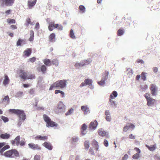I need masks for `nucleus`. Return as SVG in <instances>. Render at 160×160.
I'll list each match as a JSON object with an SVG mask.
<instances>
[{"mask_svg":"<svg viewBox=\"0 0 160 160\" xmlns=\"http://www.w3.org/2000/svg\"><path fill=\"white\" fill-rule=\"evenodd\" d=\"M10 146L8 145H6L2 148L0 149V155L4 156L7 158H12L15 156L18 157L19 154L18 151L16 149H12L5 152L4 153L3 152L9 148Z\"/></svg>","mask_w":160,"mask_h":160,"instance_id":"nucleus-1","label":"nucleus"},{"mask_svg":"<svg viewBox=\"0 0 160 160\" xmlns=\"http://www.w3.org/2000/svg\"><path fill=\"white\" fill-rule=\"evenodd\" d=\"M10 112L13 113L17 115L19 118V121L18 125L19 126H20L21 124V120L23 121L25 120L26 118V115L24 111L23 110H20L19 109H10Z\"/></svg>","mask_w":160,"mask_h":160,"instance_id":"nucleus-2","label":"nucleus"},{"mask_svg":"<svg viewBox=\"0 0 160 160\" xmlns=\"http://www.w3.org/2000/svg\"><path fill=\"white\" fill-rule=\"evenodd\" d=\"M43 117L44 121L47 123V127L57 126L58 124L55 122L51 121L50 118L47 115L45 114H44Z\"/></svg>","mask_w":160,"mask_h":160,"instance_id":"nucleus-3","label":"nucleus"},{"mask_svg":"<svg viewBox=\"0 0 160 160\" xmlns=\"http://www.w3.org/2000/svg\"><path fill=\"white\" fill-rule=\"evenodd\" d=\"M65 106L63 103L60 101L57 104V108L55 110V112L58 114L63 113L65 112Z\"/></svg>","mask_w":160,"mask_h":160,"instance_id":"nucleus-4","label":"nucleus"},{"mask_svg":"<svg viewBox=\"0 0 160 160\" xmlns=\"http://www.w3.org/2000/svg\"><path fill=\"white\" fill-rule=\"evenodd\" d=\"M108 72L105 71L104 74L102 75L101 80L98 82L100 85L103 87L104 86L105 84V81L108 79Z\"/></svg>","mask_w":160,"mask_h":160,"instance_id":"nucleus-5","label":"nucleus"},{"mask_svg":"<svg viewBox=\"0 0 160 160\" xmlns=\"http://www.w3.org/2000/svg\"><path fill=\"white\" fill-rule=\"evenodd\" d=\"M66 85V82L64 80L58 81L54 83V86L57 88H63L65 87Z\"/></svg>","mask_w":160,"mask_h":160,"instance_id":"nucleus-6","label":"nucleus"},{"mask_svg":"<svg viewBox=\"0 0 160 160\" xmlns=\"http://www.w3.org/2000/svg\"><path fill=\"white\" fill-rule=\"evenodd\" d=\"M98 135L102 137H105L106 138H109L110 137L108 132L106 131H104L101 128L98 130Z\"/></svg>","mask_w":160,"mask_h":160,"instance_id":"nucleus-7","label":"nucleus"},{"mask_svg":"<svg viewBox=\"0 0 160 160\" xmlns=\"http://www.w3.org/2000/svg\"><path fill=\"white\" fill-rule=\"evenodd\" d=\"M81 109L85 115H87L90 112V109L87 105L82 106L81 107Z\"/></svg>","mask_w":160,"mask_h":160,"instance_id":"nucleus-8","label":"nucleus"},{"mask_svg":"<svg viewBox=\"0 0 160 160\" xmlns=\"http://www.w3.org/2000/svg\"><path fill=\"white\" fill-rule=\"evenodd\" d=\"M92 79H87L84 80V82H82L80 84V87H82L87 85H89L92 83Z\"/></svg>","mask_w":160,"mask_h":160,"instance_id":"nucleus-9","label":"nucleus"},{"mask_svg":"<svg viewBox=\"0 0 160 160\" xmlns=\"http://www.w3.org/2000/svg\"><path fill=\"white\" fill-rule=\"evenodd\" d=\"M29 148H30L35 150H41V148L37 144H35L32 143H31L28 144Z\"/></svg>","mask_w":160,"mask_h":160,"instance_id":"nucleus-10","label":"nucleus"},{"mask_svg":"<svg viewBox=\"0 0 160 160\" xmlns=\"http://www.w3.org/2000/svg\"><path fill=\"white\" fill-rule=\"evenodd\" d=\"M158 89V87L156 85L152 84H151L150 87V90L151 91V93L153 96H155L156 92Z\"/></svg>","mask_w":160,"mask_h":160,"instance_id":"nucleus-11","label":"nucleus"},{"mask_svg":"<svg viewBox=\"0 0 160 160\" xmlns=\"http://www.w3.org/2000/svg\"><path fill=\"white\" fill-rule=\"evenodd\" d=\"M20 137L19 136L16 137L14 140L11 141V143L12 145H15L16 144L17 146H18L20 144Z\"/></svg>","mask_w":160,"mask_h":160,"instance_id":"nucleus-12","label":"nucleus"},{"mask_svg":"<svg viewBox=\"0 0 160 160\" xmlns=\"http://www.w3.org/2000/svg\"><path fill=\"white\" fill-rule=\"evenodd\" d=\"M33 138L35 140H44L47 139L48 137L46 136H42L39 135L33 136Z\"/></svg>","mask_w":160,"mask_h":160,"instance_id":"nucleus-13","label":"nucleus"},{"mask_svg":"<svg viewBox=\"0 0 160 160\" xmlns=\"http://www.w3.org/2000/svg\"><path fill=\"white\" fill-rule=\"evenodd\" d=\"M98 125V122L96 120L94 122H92L90 123L89 128L91 129H95L96 128Z\"/></svg>","mask_w":160,"mask_h":160,"instance_id":"nucleus-14","label":"nucleus"},{"mask_svg":"<svg viewBox=\"0 0 160 160\" xmlns=\"http://www.w3.org/2000/svg\"><path fill=\"white\" fill-rule=\"evenodd\" d=\"M28 73L27 72H25L22 70H21L20 71V75L21 78L25 80L27 79V77L28 76Z\"/></svg>","mask_w":160,"mask_h":160,"instance_id":"nucleus-15","label":"nucleus"},{"mask_svg":"<svg viewBox=\"0 0 160 160\" xmlns=\"http://www.w3.org/2000/svg\"><path fill=\"white\" fill-rule=\"evenodd\" d=\"M42 145L49 150H51L52 149V146L49 142H45L43 143Z\"/></svg>","mask_w":160,"mask_h":160,"instance_id":"nucleus-16","label":"nucleus"},{"mask_svg":"<svg viewBox=\"0 0 160 160\" xmlns=\"http://www.w3.org/2000/svg\"><path fill=\"white\" fill-rule=\"evenodd\" d=\"M2 100V103L6 104V105L8 104L10 102L9 98L8 96H5Z\"/></svg>","mask_w":160,"mask_h":160,"instance_id":"nucleus-17","label":"nucleus"},{"mask_svg":"<svg viewBox=\"0 0 160 160\" xmlns=\"http://www.w3.org/2000/svg\"><path fill=\"white\" fill-rule=\"evenodd\" d=\"M146 147L150 151H154L157 148L156 144H154L153 146H149L148 145H146Z\"/></svg>","mask_w":160,"mask_h":160,"instance_id":"nucleus-18","label":"nucleus"},{"mask_svg":"<svg viewBox=\"0 0 160 160\" xmlns=\"http://www.w3.org/2000/svg\"><path fill=\"white\" fill-rule=\"evenodd\" d=\"M14 0H2V1L7 6H10L13 3Z\"/></svg>","mask_w":160,"mask_h":160,"instance_id":"nucleus-19","label":"nucleus"},{"mask_svg":"<svg viewBox=\"0 0 160 160\" xmlns=\"http://www.w3.org/2000/svg\"><path fill=\"white\" fill-rule=\"evenodd\" d=\"M36 2V0L32 1V0H28V6L30 7H32L35 5Z\"/></svg>","mask_w":160,"mask_h":160,"instance_id":"nucleus-20","label":"nucleus"},{"mask_svg":"<svg viewBox=\"0 0 160 160\" xmlns=\"http://www.w3.org/2000/svg\"><path fill=\"white\" fill-rule=\"evenodd\" d=\"M10 81L7 75H5L4 79L3 81V84L4 85H6L9 84Z\"/></svg>","mask_w":160,"mask_h":160,"instance_id":"nucleus-21","label":"nucleus"},{"mask_svg":"<svg viewBox=\"0 0 160 160\" xmlns=\"http://www.w3.org/2000/svg\"><path fill=\"white\" fill-rule=\"evenodd\" d=\"M113 99L110 98L109 100V104L112 107H116L117 106V102L113 100Z\"/></svg>","mask_w":160,"mask_h":160,"instance_id":"nucleus-22","label":"nucleus"},{"mask_svg":"<svg viewBox=\"0 0 160 160\" xmlns=\"http://www.w3.org/2000/svg\"><path fill=\"white\" fill-rule=\"evenodd\" d=\"M10 136L9 134L5 133V134H2L0 135V137L3 139H8Z\"/></svg>","mask_w":160,"mask_h":160,"instance_id":"nucleus-23","label":"nucleus"},{"mask_svg":"<svg viewBox=\"0 0 160 160\" xmlns=\"http://www.w3.org/2000/svg\"><path fill=\"white\" fill-rule=\"evenodd\" d=\"M31 48H27L24 52V55L27 57H29L31 53Z\"/></svg>","mask_w":160,"mask_h":160,"instance_id":"nucleus-24","label":"nucleus"},{"mask_svg":"<svg viewBox=\"0 0 160 160\" xmlns=\"http://www.w3.org/2000/svg\"><path fill=\"white\" fill-rule=\"evenodd\" d=\"M118 93L115 91H113L112 93L110 95V98L111 99H114L116 98L118 96Z\"/></svg>","mask_w":160,"mask_h":160,"instance_id":"nucleus-25","label":"nucleus"},{"mask_svg":"<svg viewBox=\"0 0 160 160\" xmlns=\"http://www.w3.org/2000/svg\"><path fill=\"white\" fill-rule=\"evenodd\" d=\"M44 64L47 66H50L51 65V62L50 59H45L43 60Z\"/></svg>","mask_w":160,"mask_h":160,"instance_id":"nucleus-26","label":"nucleus"},{"mask_svg":"<svg viewBox=\"0 0 160 160\" xmlns=\"http://www.w3.org/2000/svg\"><path fill=\"white\" fill-rule=\"evenodd\" d=\"M147 105L148 106H150L154 104L155 101V100L151 98L150 99L147 100Z\"/></svg>","mask_w":160,"mask_h":160,"instance_id":"nucleus-27","label":"nucleus"},{"mask_svg":"<svg viewBox=\"0 0 160 160\" xmlns=\"http://www.w3.org/2000/svg\"><path fill=\"white\" fill-rule=\"evenodd\" d=\"M91 60L90 59L86 60H84L82 61V63L83 64L84 66L88 64L91 62Z\"/></svg>","mask_w":160,"mask_h":160,"instance_id":"nucleus-28","label":"nucleus"},{"mask_svg":"<svg viewBox=\"0 0 160 160\" xmlns=\"http://www.w3.org/2000/svg\"><path fill=\"white\" fill-rule=\"evenodd\" d=\"M38 84L40 87H42L44 85V82L42 81V78L40 77L38 79Z\"/></svg>","mask_w":160,"mask_h":160,"instance_id":"nucleus-29","label":"nucleus"},{"mask_svg":"<svg viewBox=\"0 0 160 160\" xmlns=\"http://www.w3.org/2000/svg\"><path fill=\"white\" fill-rule=\"evenodd\" d=\"M25 43V41L24 40L19 39L17 42V46L18 47L21 46L22 44H24Z\"/></svg>","mask_w":160,"mask_h":160,"instance_id":"nucleus-30","label":"nucleus"},{"mask_svg":"<svg viewBox=\"0 0 160 160\" xmlns=\"http://www.w3.org/2000/svg\"><path fill=\"white\" fill-rule=\"evenodd\" d=\"M55 35L54 33H52L49 36V40L51 42H53L55 41Z\"/></svg>","mask_w":160,"mask_h":160,"instance_id":"nucleus-31","label":"nucleus"},{"mask_svg":"<svg viewBox=\"0 0 160 160\" xmlns=\"http://www.w3.org/2000/svg\"><path fill=\"white\" fill-rule=\"evenodd\" d=\"M55 24L53 22H50L48 27V29L50 31H52L54 27H55Z\"/></svg>","mask_w":160,"mask_h":160,"instance_id":"nucleus-32","label":"nucleus"},{"mask_svg":"<svg viewBox=\"0 0 160 160\" xmlns=\"http://www.w3.org/2000/svg\"><path fill=\"white\" fill-rule=\"evenodd\" d=\"M34 32L33 31L31 30L30 31V37L29 38V40L30 42H32L33 40L34 37Z\"/></svg>","mask_w":160,"mask_h":160,"instance_id":"nucleus-33","label":"nucleus"},{"mask_svg":"<svg viewBox=\"0 0 160 160\" xmlns=\"http://www.w3.org/2000/svg\"><path fill=\"white\" fill-rule=\"evenodd\" d=\"M72 143L74 144L75 143H77L79 140V138L77 137H74L72 138Z\"/></svg>","mask_w":160,"mask_h":160,"instance_id":"nucleus-34","label":"nucleus"},{"mask_svg":"<svg viewBox=\"0 0 160 160\" xmlns=\"http://www.w3.org/2000/svg\"><path fill=\"white\" fill-rule=\"evenodd\" d=\"M92 144L94 145V147L96 149V150H98L99 147L98 142L95 140H93Z\"/></svg>","mask_w":160,"mask_h":160,"instance_id":"nucleus-35","label":"nucleus"},{"mask_svg":"<svg viewBox=\"0 0 160 160\" xmlns=\"http://www.w3.org/2000/svg\"><path fill=\"white\" fill-rule=\"evenodd\" d=\"M51 62L53 65H55L56 66H58V61L56 59L53 60Z\"/></svg>","mask_w":160,"mask_h":160,"instance_id":"nucleus-36","label":"nucleus"},{"mask_svg":"<svg viewBox=\"0 0 160 160\" xmlns=\"http://www.w3.org/2000/svg\"><path fill=\"white\" fill-rule=\"evenodd\" d=\"M83 66V64L82 63L81 61L80 63H76L75 65V66L77 68H79L82 66Z\"/></svg>","mask_w":160,"mask_h":160,"instance_id":"nucleus-37","label":"nucleus"},{"mask_svg":"<svg viewBox=\"0 0 160 160\" xmlns=\"http://www.w3.org/2000/svg\"><path fill=\"white\" fill-rule=\"evenodd\" d=\"M40 69L41 72H42L43 73H44L47 70V67L45 65H42Z\"/></svg>","mask_w":160,"mask_h":160,"instance_id":"nucleus-38","label":"nucleus"},{"mask_svg":"<svg viewBox=\"0 0 160 160\" xmlns=\"http://www.w3.org/2000/svg\"><path fill=\"white\" fill-rule=\"evenodd\" d=\"M23 94L22 92L19 91L17 92L15 95V97L16 98L21 97Z\"/></svg>","mask_w":160,"mask_h":160,"instance_id":"nucleus-39","label":"nucleus"},{"mask_svg":"<svg viewBox=\"0 0 160 160\" xmlns=\"http://www.w3.org/2000/svg\"><path fill=\"white\" fill-rule=\"evenodd\" d=\"M55 28H58V29L62 30L63 29V27L61 25L56 24H55Z\"/></svg>","mask_w":160,"mask_h":160,"instance_id":"nucleus-40","label":"nucleus"},{"mask_svg":"<svg viewBox=\"0 0 160 160\" xmlns=\"http://www.w3.org/2000/svg\"><path fill=\"white\" fill-rule=\"evenodd\" d=\"M79 9L82 11V13H84L85 12V8L83 5H81L79 6Z\"/></svg>","mask_w":160,"mask_h":160,"instance_id":"nucleus-41","label":"nucleus"},{"mask_svg":"<svg viewBox=\"0 0 160 160\" xmlns=\"http://www.w3.org/2000/svg\"><path fill=\"white\" fill-rule=\"evenodd\" d=\"M84 146L86 149L88 150L89 147V143L88 141H86L84 143Z\"/></svg>","mask_w":160,"mask_h":160,"instance_id":"nucleus-42","label":"nucleus"},{"mask_svg":"<svg viewBox=\"0 0 160 160\" xmlns=\"http://www.w3.org/2000/svg\"><path fill=\"white\" fill-rule=\"evenodd\" d=\"M71 38L74 39H76V37L74 35L73 31L72 29H71Z\"/></svg>","mask_w":160,"mask_h":160,"instance_id":"nucleus-43","label":"nucleus"},{"mask_svg":"<svg viewBox=\"0 0 160 160\" xmlns=\"http://www.w3.org/2000/svg\"><path fill=\"white\" fill-rule=\"evenodd\" d=\"M35 78V76L34 75L32 74H29L28 73V76L27 77V79H32Z\"/></svg>","mask_w":160,"mask_h":160,"instance_id":"nucleus-44","label":"nucleus"},{"mask_svg":"<svg viewBox=\"0 0 160 160\" xmlns=\"http://www.w3.org/2000/svg\"><path fill=\"white\" fill-rule=\"evenodd\" d=\"M146 73L144 72H142L141 74V78L143 81H145L146 79Z\"/></svg>","mask_w":160,"mask_h":160,"instance_id":"nucleus-45","label":"nucleus"},{"mask_svg":"<svg viewBox=\"0 0 160 160\" xmlns=\"http://www.w3.org/2000/svg\"><path fill=\"white\" fill-rule=\"evenodd\" d=\"M7 22L9 23H15V21L14 19H8Z\"/></svg>","mask_w":160,"mask_h":160,"instance_id":"nucleus-46","label":"nucleus"},{"mask_svg":"<svg viewBox=\"0 0 160 160\" xmlns=\"http://www.w3.org/2000/svg\"><path fill=\"white\" fill-rule=\"evenodd\" d=\"M55 94H58V93H61L62 95V97H64V93L62 91H61L59 90H55Z\"/></svg>","mask_w":160,"mask_h":160,"instance_id":"nucleus-47","label":"nucleus"},{"mask_svg":"<svg viewBox=\"0 0 160 160\" xmlns=\"http://www.w3.org/2000/svg\"><path fill=\"white\" fill-rule=\"evenodd\" d=\"M87 126L85 123L83 124L81 127V130H83L85 131V130L87 129Z\"/></svg>","mask_w":160,"mask_h":160,"instance_id":"nucleus-48","label":"nucleus"},{"mask_svg":"<svg viewBox=\"0 0 160 160\" xmlns=\"http://www.w3.org/2000/svg\"><path fill=\"white\" fill-rule=\"evenodd\" d=\"M139 157V153H136L132 156V158L134 159H138Z\"/></svg>","mask_w":160,"mask_h":160,"instance_id":"nucleus-49","label":"nucleus"},{"mask_svg":"<svg viewBox=\"0 0 160 160\" xmlns=\"http://www.w3.org/2000/svg\"><path fill=\"white\" fill-rule=\"evenodd\" d=\"M1 118L4 122H7L8 121V118L7 117L5 116H2L1 117Z\"/></svg>","mask_w":160,"mask_h":160,"instance_id":"nucleus-50","label":"nucleus"},{"mask_svg":"<svg viewBox=\"0 0 160 160\" xmlns=\"http://www.w3.org/2000/svg\"><path fill=\"white\" fill-rule=\"evenodd\" d=\"M41 156L39 155H36L34 157V160H40Z\"/></svg>","mask_w":160,"mask_h":160,"instance_id":"nucleus-51","label":"nucleus"},{"mask_svg":"<svg viewBox=\"0 0 160 160\" xmlns=\"http://www.w3.org/2000/svg\"><path fill=\"white\" fill-rule=\"evenodd\" d=\"M133 71L132 69H131L129 71L128 73V75L129 78H130L132 77L133 74Z\"/></svg>","mask_w":160,"mask_h":160,"instance_id":"nucleus-52","label":"nucleus"},{"mask_svg":"<svg viewBox=\"0 0 160 160\" xmlns=\"http://www.w3.org/2000/svg\"><path fill=\"white\" fill-rule=\"evenodd\" d=\"M129 128L130 127H129L128 125H127L124 127L123 130L124 132H126Z\"/></svg>","mask_w":160,"mask_h":160,"instance_id":"nucleus-53","label":"nucleus"},{"mask_svg":"<svg viewBox=\"0 0 160 160\" xmlns=\"http://www.w3.org/2000/svg\"><path fill=\"white\" fill-rule=\"evenodd\" d=\"M123 31L121 29H119L118 31V35L121 36L123 34Z\"/></svg>","mask_w":160,"mask_h":160,"instance_id":"nucleus-54","label":"nucleus"},{"mask_svg":"<svg viewBox=\"0 0 160 160\" xmlns=\"http://www.w3.org/2000/svg\"><path fill=\"white\" fill-rule=\"evenodd\" d=\"M106 119L108 122H110L111 121L112 118L111 116H106L105 118Z\"/></svg>","mask_w":160,"mask_h":160,"instance_id":"nucleus-55","label":"nucleus"},{"mask_svg":"<svg viewBox=\"0 0 160 160\" xmlns=\"http://www.w3.org/2000/svg\"><path fill=\"white\" fill-rule=\"evenodd\" d=\"M144 96H145V98H146L147 100L150 99L151 98H150V95L148 93H146L144 95Z\"/></svg>","mask_w":160,"mask_h":160,"instance_id":"nucleus-56","label":"nucleus"},{"mask_svg":"<svg viewBox=\"0 0 160 160\" xmlns=\"http://www.w3.org/2000/svg\"><path fill=\"white\" fill-rule=\"evenodd\" d=\"M105 115L106 116H111V114L110 111L108 110H106L105 112Z\"/></svg>","mask_w":160,"mask_h":160,"instance_id":"nucleus-57","label":"nucleus"},{"mask_svg":"<svg viewBox=\"0 0 160 160\" xmlns=\"http://www.w3.org/2000/svg\"><path fill=\"white\" fill-rule=\"evenodd\" d=\"M103 144L105 147H108V141L106 139H105L104 141L103 142Z\"/></svg>","mask_w":160,"mask_h":160,"instance_id":"nucleus-58","label":"nucleus"},{"mask_svg":"<svg viewBox=\"0 0 160 160\" xmlns=\"http://www.w3.org/2000/svg\"><path fill=\"white\" fill-rule=\"evenodd\" d=\"M26 22H27L26 24V26H28L29 24L31 23V20L29 18H27L26 21Z\"/></svg>","mask_w":160,"mask_h":160,"instance_id":"nucleus-59","label":"nucleus"},{"mask_svg":"<svg viewBox=\"0 0 160 160\" xmlns=\"http://www.w3.org/2000/svg\"><path fill=\"white\" fill-rule=\"evenodd\" d=\"M29 61L32 62H34L36 60V58L35 57H33L32 58H30L29 59Z\"/></svg>","mask_w":160,"mask_h":160,"instance_id":"nucleus-60","label":"nucleus"},{"mask_svg":"<svg viewBox=\"0 0 160 160\" xmlns=\"http://www.w3.org/2000/svg\"><path fill=\"white\" fill-rule=\"evenodd\" d=\"M20 144L21 146H24L25 145V142L24 140H21L20 141Z\"/></svg>","mask_w":160,"mask_h":160,"instance_id":"nucleus-61","label":"nucleus"},{"mask_svg":"<svg viewBox=\"0 0 160 160\" xmlns=\"http://www.w3.org/2000/svg\"><path fill=\"white\" fill-rule=\"evenodd\" d=\"M6 143L5 142H0V148L6 146Z\"/></svg>","mask_w":160,"mask_h":160,"instance_id":"nucleus-62","label":"nucleus"},{"mask_svg":"<svg viewBox=\"0 0 160 160\" xmlns=\"http://www.w3.org/2000/svg\"><path fill=\"white\" fill-rule=\"evenodd\" d=\"M128 155L127 154H125L124 156L122 157V159L123 160H127L128 159Z\"/></svg>","mask_w":160,"mask_h":160,"instance_id":"nucleus-63","label":"nucleus"},{"mask_svg":"<svg viewBox=\"0 0 160 160\" xmlns=\"http://www.w3.org/2000/svg\"><path fill=\"white\" fill-rule=\"evenodd\" d=\"M129 138L130 139H135V137L134 135H133L132 134H130V135L129 136Z\"/></svg>","mask_w":160,"mask_h":160,"instance_id":"nucleus-64","label":"nucleus"}]
</instances>
